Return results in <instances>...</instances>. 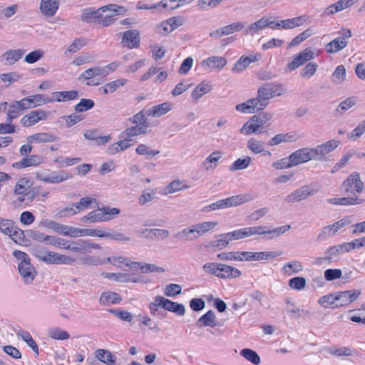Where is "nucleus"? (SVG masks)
<instances>
[{
  "label": "nucleus",
  "mask_w": 365,
  "mask_h": 365,
  "mask_svg": "<svg viewBox=\"0 0 365 365\" xmlns=\"http://www.w3.org/2000/svg\"><path fill=\"white\" fill-rule=\"evenodd\" d=\"M273 115L268 112H261L252 116L240 128V133L248 135L264 133V128L270 125Z\"/></svg>",
  "instance_id": "7ed1b4c3"
},
{
  "label": "nucleus",
  "mask_w": 365,
  "mask_h": 365,
  "mask_svg": "<svg viewBox=\"0 0 365 365\" xmlns=\"http://www.w3.org/2000/svg\"><path fill=\"white\" fill-rule=\"evenodd\" d=\"M163 302L164 309L174 312L179 316H183L185 314V308L183 304L170 301L165 297H163Z\"/></svg>",
  "instance_id": "e433bc0d"
},
{
  "label": "nucleus",
  "mask_w": 365,
  "mask_h": 365,
  "mask_svg": "<svg viewBox=\"0 0 365 365\" xmlns=\"http://www.w3.org/2000/svg\"><path fill=\"white\" fill-rule=\"evenodd\" d=\"M120 212V210L118 208L103 206L90 212L81 220L83 222H89L91 223L107 222L114 219Z\"/></svg>",
  "instance_id": "20e7f679"
},
{
  "label": "nucleus",
  "mask_w": 365,
  "mask_h": 365,
  "mask_svg": "<svg viewBox=\"0 0 365 365\" xmlns=\"http://www.w3.org/2000/svg\"><path fill=\"white\" fill-rule=\"evenodd\" d=\"M66 250H71V252L77 254H86V251L88 250L87 247H86V240H68Z\"/></svg>",
  "instance_id": "79ce46f5"
},
{
  "label": "nucleus",
  "mask_w": 365,
  "mask_h": 365,
  "mask_svg": "<svg viewBox=\"0 0 365 365\" xmlns=\"http://www.w3.org/2000/svg\"><path fill=\"white\" fill-rule=\"evenodd\" d=\"M222 153L219 150L212 152L202 163L205 170H214L218 165V161L222 158Z\"/></svg>",
  "instance_id": "2f4dec72"
},
{
  "label": "nucleus",
  "mask_w": 365,
  "mask_h": 365,
  "mask_svg": "<svg viewBox=\"0 0 365 365\" xmlns=\"http://www.w3.org/2000/svg\"><path fill=\"white\" fill-rule=\"evenodd\" d=\"M293 136L291 135L289 133H280L277 134L275 136H274L272 138H271L267 145L269 146H274L280 144L282 142H292L293 141Z\"/></svg>",
  "instance_id": "e2e57ef3"
},
{
  "label": "nucleus",
  "mask_w": 365,
  "mask_h": 365,
  "mask_svg": "<svg viewBox=\"0 0 365 365\" xmlns=\"http://www.w3.org/2000/svg\"><path fill=\"white\" fill-rule=\"evenodd\" d=\"M346 80V68L343 65L338 66L332 73V81L341 84Z\"/></svg>",
  "instance_id": "052dcab7"
},
{
  "label": "nucleus",
  "mask_w": 365,
  "mask_h": 365,
  "mask_svg": "<svg viewBox=\"0 0 365 365\" xmlns=\"http://www.w3.org/2000/svg\"><path fill=\"white\" fill-rule=\"evenodd\" d=\"M173 108V104L169 102H165L148 108L145 110L146 115L151 117H160Z\"/></svg>",
  "instance_id": "393cba45"
},
{
  "label": "nucleus",
  "mask_w": 365,
  "mask_h": 365,
  "mask_svg": "<svg viewBox=\"0 0 365 365\" xmlns=\"http://www.w3.org/2000/svg\"><path fill=\"white\" fill-rule=\"evenodd\" d=\"M242 275V272L237 268L221 263L219 271V278L235 279Z\"/></svg>",
  "instance_id": "cd10ccee"
},
{
  "label": "nucleus",
  "mask_w": 365,
  "mask_h": 365,
  "mask_svg": "<svg viewBox=\"0 0 365 365\" xmlns=\"http://www.w3.org/2000/svg\"><path fill=\"white\" fill-rule=\"evenodd\" d=\"M146 113L143 111H140L139 113L134 115L132 118H130V122L133 124H135L138 126L144 127L146 130H148V125L147 124V118Z\"/></svg>",
  "instance_id": "338daca9"
},
{
  "label": "nucleus",
  "mask_w": 365,
  "mask_h": 365,
  "mask_svg": "<svg viewBox=\"0 0 365 365\" xmlns=\"http://www.w3.org/2000/svg\"><path fill=\"white\" fill-rule=\"evenodd\" d=\"M175 236L182 240H194L199 237L195 228H194V225L183 229L181 232L176 234Z\"/></svg>",
  "instance_id": "49530a36"
},
{
  "label": "nucleus",
  "mask_w": 365,
  "mask_h": 365,
  "mask_svg": "<svg viewBox=\"0 0 365 365\" xmlns=\"http://www.w3.org/2000/svg\"><path fill=\"white\" fill-rule=\"evenodd\" d=\"M36 178L46 183H60L72 178V175L65 170L52 172L50 175H46L43 172L36 173Z\"/></svg>",
  "instance_id": "6e6552de"
},
{
  "label": "nucleus",
  "mask_w": 365,
  "mask_h": 365,
  "mask_svg": "<svg viewBox=\"0 0 365 365\" xmlns=\"http://www.w3.org/2000/svg\"><path fill=\"white\" fill-rule=\"evenodd\" d=\"M240 355L254 365H259L261 362L258 354L251 349L245 348L242 349L240 351Z\"/></svg>",
  "instance_id": "603ef678"
},
{
  "label": "nucleus",
  "mask_w": 365,
  "mask_h": 365,
  "mask_svg": "<svg viewBox=\"0 0 365 365\" xmlns=\"http://www.w3.org/2000/svg\"><path fill=\"white\" fill-rule=\"evenodd\" d=\"M347 44L348 42L344 37H337L328 43L325 49L329 53H334L346 47Z\"/></svg>",
  "instance_id": "72a5a7b5"
},
{
  "label": "nucleus",
  "mask_w": 365,
  "mask_h": 365,
  "mask_svg": "<svg viewBox=\"0 0 365 365\" xmlns=\"http://www.w3.org/2000/svg\"><path fill=\"white\" fill-rule=\"evenodd\" d=\"M217 222L213 221L204 222L194 225V228H195V231H197V233L200 237L207 233L208 231L213 230L217 225Z\"/></svg>",
  "instance_id": "5fc2aeb1"
},
{
  "label": "nucleus",
  "mask_w": 365,
  "mask_h": 365,
  "mask_svg": "<svg viewBox=\"0 0 365 365\" xmlns=\"http://www.w3.org/2000/svg\"><path fill=\"white\" fill-rule=\"evenodd\" d=\"M122 43L129 48H138L140 45V33L136 29L128 30L124 32Z\"/></svg>",
  "instance_id": "412c9836"
},
{
  "label": "nucleus",
  "mask_w": 365,
  "mask_h": 365,
  "mask_svg": "<svg viewBox=\"0 0 365 365\" xmlns=\"http://www.w3.org/2000/svg\"><path fill=\"white\" fill-rule=\"evenodd\" d=\"M16 335L21 337L36 355H38V346L29 332L21 329L16 332Z\"/></svg>",
  "instance_id": "c03bdc74"
},
{
  "label": "nucleus",
  "mask_w": 365,
  "mask_h": 365,
  "mask_svg": "<svg viewBox=\"0 0 365 365\" xmlns=\"http://www.w3.org/2000/svg\"><path fill=\"white\" fill-rule=\"evenodd\" d=\"M360 294V291L354 289L335 292L336 304L334 307L348 305L355 301Z\"/></svg>",
  "instance_id": "ddd939ff"
},
{
  "label": "nucleus",
  "mask_w": 365,
  "mask_h": 365,
  "mask_svg": "<svg viewBox=\"0 0 365 365\" xmlns=\"http://www.w3.org/2000/svg\"><path fill=\"white\" fill-rule=\"evenodd\" d=\"M188 188H190V185L186 184L185 181L176 180L170 182L165 187V194H172Z\"/></svg>",
  "instance_id": "ea45409f"
},
{
  "label": "nucleus",
  "mask_w": 365,
  "mask_h": 365,
  "mask_svg": "<svg viewBox=\"0 0 365 365\" xmlns=\"http://www.w3.org/2000/svg\"><path fill=\"white\" fill-rule=\"evenodd\" d=\"M261 58L259 53L251 55L250 56H241L238 61L235 63L232 71L234 73H240L247 68L251 63L259 61Z\"/></svg>",
  "instance_id": "4be33fe9"
},
{
  "label": "nucleus",
  "mask_w": 365,
  "mask_h": 365,
  "mask_svg": "<svg viewBox=\"0 0 365 365\" xmlns=\"http://www.w3.org/2000/svg\"><path fill=\"white\" fill-rule=\"evenodd\" d=\"M106 11L113 12L118 15H124L127 9L123 6L117 4H108L99 8L97 10H84L81 19L83 21H88L96 19L103 18V13Z\"/></svg>",
  "instance_id": "423d86ee"
},
{
  "label": "nucleus",
  "mask_w": 365,
  "mask_h": 365,
  "mask_svg": "<svg viewBox=\"0 0 365 365\" xmlns=\"http://www.w3.org/2000/svg\"><path fill=\"white\" fill-rule=\"evenodd\" d=\"M314 58V53L310 48H306L299 52L287 66L286 71H292L297 69L306 62Z\"/></svg>",
  "instance_id": "f8f14e48"
},
{
  "label": "nucleus",
  "mask_w": 365,
  "mask_h": 365,
  "mask_svg": "<svg viewBox=\"0 0 365 365\" xmlns=\"http://www.w3.org/2000/svg\"><path fill=\"white\" fill-rule=\"evenodd\" d=\"M312 21L311 18L304 14L301 15L297 17L282 20V29H290L295 27H299L303 26L304 24H310Z\"/></svg>",
  "instance_id": "aec40b11"
},
{
  "label": "nucleus",
  "mask_w": 365,
  "mask_h": 365,
  "mask_svg": "<svg viewBox=\"0 0 365 365\" xmlns=\"http://www.w3.org/2000/svg\"><path fill=\"white\" fill-rule=\"evenodd\" d=\"M58 6V0H41L40 10L44 16L51 17L55 15Z\"/></svg>",
  "instance_id": "a878e982"
},
{
  "label": "nucleus",
  "mask_w": 365,
  "mask_h": 365,
  "mask_svg": "<svg viewBox=\"0 0 365 365\" xmlns=\"http://www.w3.org/2000/svg\"><path fill=\"white\" fill-rule=\"evenodd\" d=\"M302 269L303 266L302 263L298 261H292L288 262L282 267L283 272L286 274H288L289 275L299 273Z\"/></svg>",
  "instance_id": "bf43d9fd"
},
{
  "label": "nucleus",
  "mask_w": 365,
  "mask_h": 365,
  "mask_svg": "<svg viewBox=\"0 0 365 365\" xmlns=\"http://www.w3.org/2000/svg\"><path fill=\"white\" fill-rule=\"evenodd\" d=\"M32 186L31 181L26 178H21L16 183L14 187V193L16 195L24 194L26 190L30 189Z\"/></svg>",
  "instance_id": "0e129e2a"
},
{
  "label": "nucleus",
  "mask_w": 365,
  "mask_h": 365,
  "mask_svg": "<svg viewBox=\"0 0 365 365\" xmlns=\"http://www.w3.org/2000/svg\"><path fill=\"white\" fill-rule=\"evenodd\" d=\"M354 4V0H339L327 8L329 14L341 11L351 6Z\"/></svg>",
  "instance_id": "58836bf2"
},
{
  "label": "nucleus",
  "mask_w": 365,
  "mask_h": 365,
  "mask_svg": "<svg viewBox=\"0 0 365 365\" xmlns=\"http://www.w3.org/2000/svg\"><path fill=\"white\" fill-rule=\"evenodd\" d=\"M96 356L99 361L106 364H113L116 359L110 351L103 349L96 350Z\"/></svg>",
  "instance_id": "37998d69"
},
{
  "label": "nucleus",
  "mask_w": 365,
  "mask_h": 365,
  "mask_svg": "<svg viewBox=\"0 0 365 365\" xmlns=\"http://www.w3.org/2000/svg\"><path fill=\"white\" fill-rule=\"evenodd\" d=\"M282 84L279 83H267L262 84L257 91V96L253 98L258 106V110H262L269 104V101L274 96H279L286 93Z\"/></svg>",
  "instance_id": "f03ea898"
},
{
  "label": "nucleus",
  "mask_w": 365,
  "mask_h": 365,
  "mask_svg": "<svg viewBox=\"0 0 365 365\" xmlns=\"http://www.w3.org/2000/svg\"><path fill=\"white\" fill-rule=\"evenodd\" d=\"M346 252L345 247H344V244L337 245L333 247H329L325 252L324 255L322 257H319L317 259L316 263L319 264H322L325 262H328L329 263L335 260L336 258L341 254Z\"/></svg>",
  "instance_id": "f3484780"
},
{
  "label": "nucleus",
  "mask_w": 365,
  "mask_h": 365,
  "mask_svg": "<svg viewBox=\"0 0 365 365\" xmlns=\"http://www.w3.org/2000/svg\"><path fill=\"white\" fill-rule=\"evenodd\" d=\"M316 192V190L312 188L309 185H304L294 190L292 192L284 198V201L287 203H294L300 202L302 200L307 199L311 196H313Z\"/></svg>",
  "instance_id": "1a4fd4ad"
},
{
  "label": "nucleus",
  "mask_w": 365,
  "mask_h": 365,
  "mask_svg": "<svg viewBox=\"0 0 365 365\" xmlns=\"http://www.w3.org/2000/svg\"><path fill=\"white\" fill-rule=\"evenodd\" d=\"M184 20L181 16H173L163 21L160 27L166 33H170L183 24Z\"/></svg>",
  "instance_id": "f704fd0d"
},
{
  "label": "nucleus",
  "mask_w": 365,
  "mask_h": 365,
  "mask_svg": "<svg viewBox=\"0 0 365 365\" xmlns=\"http://www.w3.org/2000/svg\"><path fill=\"white\" fill-rule=\"evenodd\" d=\"M273 24V21L267 17L263 16L259 20L250 24L247 27H245L244 31L245 35L255 36L259 31L264 29L268 26Z\"/></svg>",
  "instance_id": "a211bd4d"
},
{
  "label": "nucleus",
  "mask_w": 365,
  "mask_h": 365,
  "mask_svg": "<svg viewBox=\"0 0 365 365\" xmlns=\"http://www.w3.org/2000/svg\"><path fill=\"white\" fill-rule=\"evenodd\" d=\"M351 222V220L349 217H346L332 225L324 227L317 236V240H324L328 237L334 235L339 229L349 225Z\"/></svg>",
  "instance_id": "4468645a"
},
{
  "label": "nucleus",
  "mask_w": 365,
  "mask_h": 365,
  "mask_svg": "<svg viewBox=\"0 0 365 365\" xmlns=\"http://www.w3.org/2000/svg\"><path fill=\"white\" fill-rule=\"evenodd\" d=\"M141 233L151 240H164L170 235L169 231L165 229H145Z\"/></svg>",
  "instance_id": "473e14b6"
},
{
  "label": "nucleus",
  "mask_w": 365,
  "mask_h": 365,
  "mask_svg": "<svg viewBox=\"0 0 365 365\" xmlns=\"http://www.w3.org/2000/svg\"><path fill=\"white\" fill-rule=\"evenodd\" d=\"M57 138L48 133H37L26 138L27 143H45L56 140Z\"/></svg>",
  "instance_id": "c85d7f7f"
},
{
  "label": "nucleus",
  "mask_w": 365,
  "mask_h": 365,
  "mask_svg": "<svg viewBox=\"0 0 365 365\" xmlns=\"http://www.w3.org/2000/svg\"><path fill=\"white\" fill-rule=\"evenodd\" d=\"M291 226L289 225L277 227L274 229L269 230L267 226H255L245 227L246 237L253 235H269L268 239L272 240L279 237L281 235L289 230Z\"/></svg>",
  "instance_id": "39448f33"
},
{
  "label": "nucleus",
  "mask_w": 365,
  "mask_h": 365,
  "mask_svg": "<svg viewBox=\"0 0 365 365\" xmlns=\"http://www.w3.org/2000/svg\"><path fill=\"white\" fill-rule=\"evenodd\" d=\"M148 133V130L142 126L134 125L125 129L121 133V138L131 139V138Z\"/></svg>",
  "instance_id": "8fccbe9b"
},
{
  "label": "nucleus",
  "mask_w": 365,
  "mask_h": 365,
  "mask_svg": "<svg viewBox=\"0 0 365 365\" xmlns=\"http://www.w3.org/2000/svg\"><path fill=\"white\" fill-rule=\"evenodd\" d=\"M26 98L30 104L33 105L32 108L53 102V99L43 94H36Z\"/></svg>",
  "instance_id": "3c124183"
},
{
  "label": "nucleus",
  "mask_w": 365,
  "mask_h": 365,
  "mask_svg": "<svg viewBox=\"0 0 365 365\" xmlns=\"http://www.w3.org/2000/svg\"><path fill=\"white\" fill-rule=\"evenodd\" d=\"M227 207H237L245 203L249 202L255 199V196L250 193L233 195L225 198Z\"/></svg>",
  "instance_id": "b1692460"
},
{
  "label": "nucleus",
  "mask_w": 365,
  "mask_h": 365,
  "mask_svg": "<svg viewBox=\"0 0 365 365\" xmlns=\"http://www.w3.org/2000/svg\"><path fill=\"white\" fill-rule=\"evenodd\" d=\"M364 183L361 180L359 174L354 173L351 174L348 178L344 181L341 185L342 192L346 195H351L357 197L356 194L362 192Z\"/></svg>",
  "instance_id": "0eeeda50"
},
{
  "label": "nucleus",
  "mask_w": 365,
  "mask_h": 365,
  "mask_svg": "<svg viewBox=\"0 0 365 365\" xmlns=\"http://www.w3.org/2000/svg\"><path fill=\"white\" fill-rule=\"evenodd\" d=\"M282 255V252H222L217 255V258L221 260H238V261H261L269 259Z\"/></svg>",
  "instance_id": "f257e3e1"
},
{
  "label": "nucleus",
  "mask_w": 365,
  "mask_h": 365,
  "mask_svg": "<svg viewBox=\"0 0 365 365\" xmlns=\"http://www.w3.org/2000/svg\"><path fill=\"white\" fill-rule=\"evenodd\" d=\"M210 86L205 81L201 82L198 84L195 88L192 91L191 96L192 98L197 100L201 98L204 94L207 93L210 91Z\"/></svg>",
  "instance_id": "4d7b16f0"
},
{
  "label": "nucleus",
  "mask_w": 365,
  "mask_h": 365,
  "mask_svg": "<svg viewBox=\"0 0 365 365\" xmlns=\"http://www.w3.org/2000/svg\"><path fill=\"white\" fill-rule=\"evenodd\" d=\"M38 225L39 227L51 230L60 235L63 224L53 220L44 219L39 222Z\"/></svg>",
  "instance_id": "69168bd1"
},
{
  "label": "nucleus",
  "mask_w": 365,
  "mask_h": 365,
  "mask_svg": "<svg viewBox=\"0 0 365 365\" xmlns=\"http://www.w3.org/2000/svg\"><path fill=\"white\" fill-rule=\"evenodd\" d=\"M121 301L120 294L113 292H103L99 298V302L102 305L118 304Z\"/></svg>",
  "instance_id": "4c0bfd02"
},
{
  "label": "nucleus",
  "mask_w": 365,
  "mask_h": 365,
  "mask_svg": "<svg viewBox=\"0 0 365 365\" xmlns=\"http://www.w3.org/2000/svg\"><path fill=\"white\" fill-rule=\"evenodd\" d=\"M245 24L246 23L243 21H235L231 24L222 26V32L225 36H228L235 32L244 31L245 29Z\"/></svg>",
  "instance_id": "de8ad7c7"
},
{
  "label": "nucleus",
  "mask_w": 365,
  "mask_h": 365,
  "mask_svg": "<svg viewBox=\"0 0 365 365\" xmlns=\"http://www.w3.org/2000/svg\"><path fill=\"white\" fill-rule=\"evenodd\" d=\"M235 108L237 111L249 113H255V111L260 110H258V106L255 103V101H254L253 98H250L245 103L237 104Z\"/></svg>",
  "instance_id": "a18cd8bd"
},
{
  "label": "nucleus",
  "mask_w": 365,
  "mask_h": 365,
  "mask_svg": "<svg viewBox=\"0 0 365 365\" xmlns=\"http://www.w3.org/2000/svg\"><path fill=\"white\" fill-rule=\"evenodd\" d=\"M18 269L24 282L26 284H31L36 277L37 272L30 261L20 262Z\"/></svg>",
  "instance_id": "2eb2a0df"
},
{
  "label": "nucleus",
  "mask_w": 365,
  "mask_h": 365,
  "mask_svg": "<svg viewBox=\"0 0 365 365\" xmlns=\"http://www.w3.org/2000/svg\"><path fill=\"white\" fill-rule=\"evenodd\" d=\"M53 101L56 102H67L69 101L75 100L78 96V92L76 90L68 91H56L52 93Z\"/></svg>",
  "instance_id": "7c9ffc66"
},
{
  "label": "nucleus",
  "mask_w": 365,
  "mask_h": 365,
  "mask_svg": "<svg viewBox=\"0 0 365 365\" xmlns=\"http://www.w3.org/2000/svg\"><path fill=\"white\" fill-rule=\"evenodd\" d=\"M101 275L108 279H111L118 282H133L138 283L140 282V279L138 277H135L134 274H128V273H110V272H102Z\"/></svg>",
  "instance_id": "6ab92c4d"
},
{
  "label": "nucleus",
  "mask_w": 365,
  "mask_h": 365,
  "mask_svg": "<svg viewBox=\"0 0 365 365\" xmlns=\"http://www.w3.org/2000/svg\"><path fill=\"white\" fill-rule=\"evenodd\" d=\"M219 325L220 322L217 320L215 314L212 310L206 312L196 322V326L200 328L202 327H214Z\"/></svg>",
  "instance_id": "bb28decb"
},
{
  "label": "nucleus",
  "mask_w": 365,
  "mask_h": 365,
  "mask_svg": "<svg viewBox=\"0 0 365 365\" xmlns=\"http://www.w3.org/2000/svg\"><path fill=\"white\" fill-rule=\"evenodd\" d=\"M309 148L299 149L290 155V161L293 166L309 162L311 160Z\"/></svg>",
  "instance_id": "5701e85b"
},
{
  "label": "nucleus",
  "mask_w": 365,
  "mask_h": 365,
  "mask_svg": "<svg viewBox=\"0 0 365 365\" xmlns=\"http://www.w3.org/2000/svg\"><path fill=\"white\" fill-rule=\"evenodd\" d=\"M163 297L161 296H157L154 298V301L150 302L149 304V309L150 312V314L153 316H161V317H164L165 315L161 314L160 312L159 311V307H162L163 308Z\"/></svg>",
  "instance_id": "6e6d98bb"
},
{
  "label": "nucleus",
  "mask_w": 365,
  "mask_h": 365,
  "mask_svg": "<svg viewBox=\"0 0 365 365\" xmlns=\"http://www.w3.org/2000/svg\"><path fill=\"white\" fill-rule=\"evenodd\" d=\"M227 59L222 56H212L205 60L202 63V66H207L211 69H222L227 64Z\"/></svg>",
  "instance_id": "c756f323"
},
{
  "label": "nucleus",
  "mask_w": 365,
  "mask_h": 365,
  "mask_svg": "<svg viewBox=\"0 0 365 365\" xmlns=\"http://www.w3.org/2000/svg\"><path fill=\"white\" fill-rule=\"evenodd\" d=\"M48 114V113L43 110H35L23 116L20 122L24 127H31L39 121L46 120Z\"/></svg>",
  "instance_id": "9b49d317"
},
{
  "label": "nucleus",
  "mask_w": 365,
  "mask_h": 365,
  "mask_svg": "<svg viewBox=\"0 0 365 365\" xmlns=\"http://www.w3.org/2000/svg\"><path fill=\"white\" fill-rule=\"evenodd\" d=\"M220 238L217 240L207 242L206 248L212 250H215L216 248L222 250L225 248L229 245L230 242L228 237L227 238V233L220 235Z\"/></svg>",
  "instance_id": "09e8293b"
},
{
  "label": "nucleus",
  "mask_w": 365,
  "mask_h": 365,
  "mask_svg": "<svg viewBox=\"0 0 365 365\" xmlns=\"http://www.w3.org/2000/svg\"><path fill=\"white\" fill-rule=\"evenodd\" d=\"M251 161L252 158L250 156H247L243 159L238 158L231 165L230 170L232 171H235L245 169L250 165Z\"/></svg>",
  "instance_id": "774afa93"
},
{
  "label": "nucleus",
  "mask_w": 365,
  "mask_h": 365,
  "mask_svg": "<svg viewBox=\"0 0 365 365\" xmlns=\"http://www.w3.org/2000/svg\"><path fill=\"white\" fill-rule=\"evenodd\" d=\"M24 54V51L21 49L9 50L2 55V58L5 65L11 66L21 59Z\"/></svg>",
  "instance_id": "c9c22d12"
},
{
  "label": "nucleus",
  "mask_w": 365,
  "mask_h": 365,
  "mask_svg": "<svg viewBox=\"0 0 365 365\" xmlns=\"http://www.w3.org/2000/svg\"><path fill=\"white\" fill-rule=\"evenodd\" d=\"M83 229L63 225L60 235L70 237H77L83 236Z\"/></svg>",
  "instance_id": "864d4df0"
},
{
  "label": "nucleus",
  "mask_w": 365,
  "mask_h": 365,
  "mask_svg": "<svg viewBox=\"0 0 365 365\" xmlns=\"http://www.w3.org/2000/svg\"><path fill=\"white\" fill-rule=\"evenodd\" d=\"M340 144L341 142L339 140H330L322 144L319 145V149H321L322 150V155L324 158V161H327L328 160V154L334 150Z\"/></svg>",
  "instance_id": "a19ab883"
},
{
  "label": "nucleus",
  "mask_w": 365,
  "mask_h": 365,
  "mask_svg": "<svg viewBox=\"0 0 365 365\" xmlns=\"http://www.w3.org/2000/svg\"><path fill=\"white\" fill-rule=\"evenodd\" d=\"M356 98L354 96L347 98L339 103L336 109V111L338 113L343 115L349 108L356 105Z\"/></svg>",
  "instance_id": "13d9d810"
},
{
  "label": "nucleus",
  "mask_w": 365,
  "mask_h": 365,
  "mask_svg": "<svg viewBox=\"0 0 365 365\" xmlns=\"http://www.w3.org/2000/svg\"><path fill=\"white\" fill-rule=\"evenodd\" d=\"M127 83V80L124 78L118 79L116 81L108 83L103 88V93H112L115 92L120 86H123Z\"/></svg>",
  "instance_id": "680f3d73"
},
{
  "label": "nucleus",
  "mask_w": 365,
  "mask_h": 365,
  "mask_svg": "<svg viewBox=\"0 0 365 365\" xmlns=\"http://www.w3.org/2000/svg\"><path fill=\"white\" fill-rule=\"evenodd\" d=\"M43 163V158L38 155H30L22 158L20 161L14 163L12 168L18 170L28 167H36Z\"/></svg>",
  "instance_id": "dca6fc26"
},
{
  "label": "nucleus",
  "mask_w": 365,
  "mask_h": 365,
  "mask_svg": "<svg viewBox=\"0 0 365 365\" xmlns=\"http://www.w3.org/2000/svg\"><path fill=\"white\" fill-rule=\"evenodd\" d=\"M109 74V71H107L106 68H101V67H93L90 68L85 71H83L78 77L79 80H84L87 81L86 85L87 86H97L99 83L93 82L92 78H95L96 76H106Z\"/></svg>",
  "instance_id": "9d476101"
}]
</instances>
